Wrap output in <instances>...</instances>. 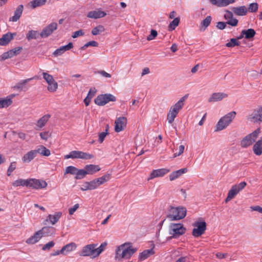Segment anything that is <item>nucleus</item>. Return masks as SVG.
<instances>
[{
	"instance_id": "nucleus-63",
	"label": "nucleus",
	"mask_w": 262,
	"mask_h": 262,
	"mask_svg": "<svg viewBox=\"0 0 262 262\" xmlns=\"http://www.w3.org/2000/svg\"><path fill=\"white\" fill-rule=\"evenodd\" d=\"M226 24H227L226 23H224L223 21H220V22L217 23L216 27L219 29L223 30L225 28V27L226 26Z\"/></svg>"
},
{
	"instance_id": "nucleus-57",
	"label": "nucleus",
	"mask_w": 262,
	"mask_h": 262,
	"mask_svg": "<svg viewBox=\"0 0 262 262\" xmlns=\"http://www.w3.org/2000/svg\"><path fill=\"white\" fill-rule=\"evenodd\" d=\"M79 205L78 204H75L72 207L69 209V213L70 215H72L78 209Z\"/></svg>"
},
{
	"instance_id": "nucleus-3",
	"label": "nucleus",
	"mask_w": 262,
	"mask_h": 262,
	"mask_svg": "<svg viewBox=\"0 0 262 262\" xmlns=\"http://www.w3.org/2000/svg\"><path fill=\"white\" fill-rule=\"evenodd\" d=\"M186 209L184 207L170 206L168 209L167 217L171 221H179L186 216Z\"/></svg>"
},
{
	"instance_id": "nucleus-9",
	"label": "nucleus",
	"mask_w": 262,
	"mask_h": 262,
	"mask_svg": "<svg viewBox=\"0 0 262 262\" xmlns=\"http://www.w3.org/2000/svg\"><path fill=\"white\" fill-rule=\"evenodd\" d=\"M96 244H89L83 247L79 255L82 256H90L92 258H95L98 256Z\"/></svg>"
},
{
	"instance_id": "nucleus-42",
	"label": "nucleus",
	"mask_w": 262,
	"mask_h": 262,
	"mask_svg": "<svg viewBox=\"0 0 262 262\" xmlns=\"http://www.w3.org/2000/svg\"><path fill=\"white\" fill-rule=\"evenodd\" d=\"M41 233V235L49 236L52 234L54 231V228L50 227H44L41 230H39Z\"/></svg>"
},
{
	"instance_id": "nucleus-24",
	"label": "nucleus",
	"mask_w": 262,
	"mask_h": 262,
	"mask_svg": "<svg viewBox=\"0 0 262 262\" xmlns=\"http://www.w3.org/2000/svg\"><path fill=\"white\" fill-rule=\"evenodd\" d=\"M37 156L35 149L31 150L25 154L22 157V161L25 163L30 162Z\"/></svg>"
},
{
	"instance_id": "nucleus-64",
	"label": "nucleus",
	"mask_w": 262,
	"mask_h": 262,
	"mask_svg": "<svg viewBox=\"0 0 262 262\" xmlns=\"http://www.w3.org/2000/svg\"><path fill=\"white\" fill-rule=\"evenodd\" d=\"M98 46V43L97 41H90L88 42H87L86 43H85V47H90V46H92V47H97Z\"/></svg>"
},
{
	"instance_id": "nucleus-33",
	"label": "nucleus",
	"mask_w": 262,
	"mask_h": 262,
	"mask_svg": "<svg viewBox=\"0 0 262 262\" xmlns=\"http://www.w3.org/2000/svg\"><path fill=\"white\" fill-rule=\"evenodd\" d=\"M13 38V35L11 33H7L0 38V46H6Z\"/></svg>"
},
{
	"instance_id": "nucleus-45",
	"label": "nucleus",
	"mask_w": 262,
	"mask_h": 262,
	"mask_svg": "<svg viewBox=\"0 0 262 262\" xmlns=\"http://www.w3.org/2000/svg\"><path fill=\"white\" fill-rule=\"evenodd\" d=\"M104 28L102 25H99L96 27H95L92 30V34L93 35H97L103 32L104 31Z\"/></svg>"
},
{
	"instance_id": "nucleus-19",
	"label": "nucleus",
	"mask_w": 262,
	"mask_h": 262,
	"mask_svg": "<svg viewBox=\"0 0 262 262\" xmlns=\"http://www.w3.org/2000/svg\"><path fill=\"white\" fill-rule=\"evenodd\" d=\"M224 17L227 20L226 23L233 27H235L237 25L238 20L233 17V14L232 12L229 11H226L224 14Z\"/></svg>"
},
{
	"instance_id": "nucleus-54",
	"label": "nucleus",
	"mask_w": 262,
	"mask_h": 262,
	"mask_svg": "<svg viewBox=\"0 0 262 262\" xmlns=\"http://www.w3.org/2000/svg\"><path fill=\"white\" fill-rule=\"evenodd\" d=\"M158 35L157 31L151 30L150 34L147 36V39L148 40H151L154 39Z\"/></svg>"
},
{
	"instance_id": "nucleus-8",
	"label": "nucleus",
	"mask_w": 262,
	"mask_h": 262,
	"mask_svg": "<svg viewBox=\"0 0 262 262\" xmlns=\"http://www.w3.org/2000/svg\"><path fill=\"white\" fill-rule=\"evenodd\" d=\"M260 132V129L258 128L251 134L246 136L241 141V146L246 148L252 145L256 141Z\"/></svg>"
},
{
	"instance_id": "nucleus-15",
	"label": "nucleus",
	"mask_w": 262,
	"mask_h": 262,
	"mask_svg": "<svg viewBox=\"0 0 262 262\" xmlns=\"http://www.w3.org/2000/svg\"><path fill=\"white\" fill-rule=\"evenodd\" d=\"M115 130L118 133L123 130L127 124V119L124 117L117 118L115 122Z\"/></svg>"
},
{
	"instance_id": "nucleus-49",
	"label": "nucleus",
	"mask_w": 262,
	"mask_h": 262,
	"mask_svg": "<svg viewBox=\"0 0 262 262\" xmlns=\"http://www.w3.org/2000/svg\"><path fill=\"white\" fill-rule=\"evenodd\" d=\"M258 9V5L257 3H251L247 8L248 11L250 12H255Z\"/></svg>"
},
{
	"instance_id": "nucleus-20",
	"label": "nucleus",
	"mask_w": 262,
	"mask_h": 262,
	"mask_svg": "<svg viewBox=\"0 0 262 262\" xmlns=\"http://www.w3.org/2000/svg\"><path fill=\"white\" fill-rule=\"evenodd\" d=\"M249 119L254 122L262 121V106L255 110L249 116Z\"/></svg>"
},
{
	"instance_id": "nucleus-59",
	"label": "nucleus",
	"mask_w": 262,
	"mask_h": 262,
	"mask_svg": "<svg viewBox=\"0 0 262 262\" xmlns=\"http://www.w3.org/2000/svg\"><path fill=\"white\" fill-rule=\"evenodd\" d=\"M107 134V133L106 132H102L101 133L99 134V141L100 143H102L106 136V135Z\"/></svg>"
},
{
	"instance_id": "nucleus-5",
	"label": "nucleus",
	"mask_w": 262,
	"mask_h": 262,
	"mask_svg": "<svg viewBox=\"0 0 262 262\" xmlns=\"http://www.w3.org/2000/svg\"><path fill=\"white\" fill-rule=\"evenodd\" d=\"M235 115L236 112L232 111L222 117L216 125L215 131H220L226 128L235 118Z\"/></svg>"
},
{
	"instance_id": "nucleus-26",
	"label": "nucleus",
	"mask_w": 262,
	"mask_h": 262,
	"mask_svg": "<svg viewBox=\"0 0 262 262\" xmlns=\"http://www.w3.org/2000/svg\"><path fill=\"white\" fill-rule=\"evenodd\" d=\"M62 215L61 212H56L54 214H49L47 216L46 221H49L50 223L54 225L58 222Z\"/></svg>"
},
{
	"instance_id": "nucleus-40",
	"label": "nucleus",
	"mask_w": 262,
	"mask_h": 262,
	"mask_svg": "<svg viewBox=\"0 0 262 262\" xmlns=\"http://www.w3.org/2000/svg\"><path fill=\"white\" fill-rule=\"evenodd\" d=\"M12 185L14 187L26 186L28 187V179L25 180L19 179L12 183Z\"/></svg>"
},
{
	"instance_id": "nucleus-43",
	"label": "nucleus",
	"mask_w": 262,
	"mask_h": 262,
	"mask_svg": "<svg viewBox=\"0 0 262 262\" xmlns=\"http://www.w3.org/2000/svg\"><path fill=\"white\" fill-rule=\"evenodd\" d=\"M39 35H40V33L38 31L31 30L27 34L26 37L28 40H30L32 39H36Z\"/></svg>"
},
{
	"instance_id": "nucleus-56",
	"label": "nucleus",
	"mask_w": 262,
	"mask_h": 262,
	"mask_svg": "<svg viewBox=\"0 0 262 262\" xmlns=\"http://www.w3.org/2000/svg\"><path fill=\"white\" fill-rule=\"evenodd\" d=\"M184 148H185V147L183 145H181L179 146V152H176V153H174L173 154V158H176L178 156H180L183 152H184Z\"/></svg>"
},
{
	"instance_id": "nucleus-44",
	"label": "nucleus",
	"mask_w": 262,
	"mask_h": 262,
	"mask_svg": "<svg viewBox=\"0 0 262 262\" xmlns=\"http://www.w3.org/2000/svg\"><path fill=\"white\" fill-rule=\"evenodd\" d=\"M180 19L179 17L174 18V19L169 24L168 26V30L173 31L179 25Z\"/></svg>"
},
{
	"instance_id": "nucleus-10",
	"label": "nucleus",
	"mask_w": 262,
	"mask_h": 262,
	"mask_svg": "<svg viewBox=\"0 0 262 262\" xmlns=\"http://www.w3.org/2000/svg\"><path fill=\"white\" fill-rule=\"evenodd\" d=\"M116 97L111 94H105L98 95L95 99V103L99 106H103L110 101L114 102Z\"/></svg>"
},
{
	"instance_id": "nucleus-38",
	"label": "nucleus",
	"mask_w": 262,
	"mask_h": 262,
	"mask_svg": "<svg viewBox=\"0 0 262 262\" xmlns=\"http://www.w3.org/2000/svg\"><path fill=\"white\" fill-rule=\"evenodd\" d=\"M35 150L37 155L39 154L42 156L47 157L51 155L50 150L43 145L39 146L37 149H35Z\"/></svg>"
},
{
	"instance_id": "nucleus-1",
	"label": "nucleus",
	"mask_w": 262,
	"mask_h": 262,
	"mask_svg": "<svg viewBox=\"0 0 262 262\" xmlns=\"http://www.w3.org/2000/svg\"><path fill=\"white\" fill-rule=\"evenodd\" d=\"M136 251L137 249L133 248L130 243H126L117 247L115 258L118 260L129 259Z\"/></svg>"
},
{
	"instance_id": "nucleus-6",
	"label": "nucleus",
	"mask_w": 262,
	"mask_h": 262,
	"mask_svg": "<svg viewBox=\"0 0 262 262\" xmlns=\"http://www.w3.org/2000/svg\"><path fill=\"white\" fill-rule=\"evenodd\" d=\"M194 227L192 231V235L198 237L203 234L206 230V223L202 220H199L193 224Z\"/></svg>"
},
{
	"instance_id": "nucleus-17",
	"label": "nucleus",
	"mask_w": 262,
	"mask_h": 262,
	"mask_svg": "<svg viewBox=\"0 0 262 262\" xmlns=\"http://www.w3.org/2000/svg\"><path fill=\"white\" fill-rule=\"evenodd\" d=\"M170 171V170L167 168H160L152 170L150 174L148 180L154 179L158 177H162Z\"/></svg>"
},
{
	"instance_id": "nucleus-30",
	"label": "nucleus",
	"mask_w": 262,
	"mask_h": 262,
	"mask_svg": "<svg viewBox=\"0 0 262 262\" xmlns=\"http://www.w3.org/2000/svg\"><path fill=\"white\" fill-rule=\"evenodd\" d=\"M255 31L253 29H248L247 30H243L241 32V36L238 37V39H241L243 38V35H245V37L246 39H250L254 36L255 35Z\"/></svg>"
},
{
	"instance_id": "nucleus-61",
	"label": "nucleus",
	"mask_w": 262,
	"mask_h": 262,
	"mask_svg": "<svg viewBox=\"0 0 262 262\" xmlns=\"http://www.w3.org/2000/svg\"><path fill=\"white\" fill-rule=\"evenodd\" d=\"M250 209L251 211H256L262 213V207L259 206H251Z\"/></svg>"
},
{
	"instance_id": "nucleus-18",
	"label": "nucleus",
	"mask_w": 262,
	"mask_h": 262,
	"mask_svg": "<svg viewBox=\"0 0 262 262\" xmlns=\"http://www.w3.org/2000/svg\"><path fill=\"white\" fill-rule=\"evenodd\" d=\"M228 95L226 93L217 92L212 93L208 99L209 102H214L222 100L223 99L228 97Z\"/></svg>"
},
{
	"instance_id": "nucleus-7",
	"label": "nucleus",
	"mask_w": 262,
	"mask_h": 262,
	"mask_svg": "<svg viewBox=\"0 0 262 262\" xmlns=\"http://www.w3.org/2000/svg\"><path fill=\"white\" fill-rule=\"evenodd\" d=\"M246 185L245 182H242L239 184L233 185L228 191V195L225 199V202L227 203L233 199L236 194L245 187Z\"/></svg>"
},
{
	"instance_id": "nucleus-58",
	"label": "nucleus",
	"mask_w": 262,
	"mask_h": 262,
	"mask_svg": "<svg viewBox=\"0 0 262 262\" xmlns=\"http://www.w3.org/2000/svg\"><path fill=\"white\" fill-rule=\"evenodd\" d=\"M84 35V32L82 30H79L78 31H75L73 33L72 37L74 38H77L80 36H83Z\"/></svg>"
},
{
	"instance_id": "nucleus-25",
	"label": "nucleus",
	"mask_w": 262,
	"mask_h": 262,
	"mask_svg": "<svg viewBox=\"0 0 262 262\" xmlns=\"http://www.w3.org/2000/svg\"><path fill=\"white\" fill-rule=\"evenodd\" d=\"M154 248V246L150 249L145 250L143 252H141L139 255L138 260L139 261H142L147 259L149 256L154 255L155 254Z\"/></svg>"
},
{
	"instance_id": "nucleus-4",
	"label": "nucleus",
	"mask_w": 262,
	"mask_h": 262,
	"mask_svg": "<svg viewBox=\"0 0 262 262\" xmlns=\"http://www.w3.org/2000/svg\"><path fill=\"white\" fill-rule=\"evenodd\" d=\"M186 229L184 225L181 223H170L168 226V233L170 235L167 240L172 238H178L181 235L184 234Z\"/></svg>"
},
{
	"instance_id": "nucleus-39",
	"label": "nucleus",
	"mask_w": 262,
	"mask_h": 262,
	"mask_svg": "<svg viewBox=\"0 0 262 262\" xmlns=\"http://www.w3.org/2000/svg\"><path fill=\"white\" fill-rule=\"evenodd\" d=\"M211 20L212 18L211 16H208L206 17L205 19L202 20L201 23V31H204L206 30V29L210 25Z\"/></svg>"
},
{
	"instance_id": "nucleus-14",
	"label": "nucleus",
	"mask_w": 262,
	"mask_h": 262,
	"mask_svg": "<svg viewBox=\"0 0 262 262\" xmlns=\"http://www.w3.org/2000/svg\"><path fill=\"white\" fill-rule=\"evenodd\" d=\"M57 28V24L53 22L45 27L40 33V37L46 38L51 35Z\"/></svg>"
},
{
	"instance_id": "nucleus-47",
	"label": "nucleus",
	"mask_w": 262,
	"mask_h": 262,
	"mask_svg": "<svg viewBox=\"0 0 262 262\" xmlns=\"http://www.w3.org/2000/svg\"><path fill=\"white\" fill-rule=\"evenodd\" d=\"M77 170V168L73 166H68L64 171V174H71L72 175H75L76 172Z\"/></svg>"
},
{
	"instance_id": "nucleus-32",
	"label": "nucleus",
	"mask_w": 262,
	"mask_h": 262,
	"mask_svg": "<svg viewBox=\"0 0 262 262\" xmlns=\"http://www.w3.org/2000/svg\"><path fill=\"white\" fill-rule=\"evenodd\" d=\"M76 248L77 245L75 243L72 242L63 246L61 249L63 252V255H66L74 251Z\"/></svg>"
},
{
	"instance_id": "nucleus-48",
	"label": "nucleus",
	"mask_w": 262,
	"mask_h": 262,
	"mask_svg": "<svg viewBox=\"0 0 262 262\" xmlns=\"http://www.w3.org/2000/svg\"><path fill=\"white\" fill-rule=\"evenodd\" d=\"M14 56V55L12 53V51L11 50L8 51V52H5L2 54L1 56V60H4L8 58H10Z\"/></svg>"
},
{
	"instance_id": "nucleus-46",
	"label": "nucleus",
	"mask_w": 262,
	"mask_h": 262,
	"mask_svg": "<svg viewBox=\"0 0 262 262\" xmlns=\"http://www.w3.org/2000/svg\"><path fill=\"white\" fill-rule=\"evenodd\" d=\"M87 174L85 169H79L77 168V170L76 172V179H81L83 178Z\"/></svg>"
},
{
	"instance_id": "nucleus-51",
	"label": "nucleus",
	"mask_w": 262,
	"mask_h": 262,
	"mask_svg": "<svg viewBox=\"0 0 262 262\" xmlns=\"http://www.w3.org/2000/svg\"><path fill=\"white\" fill-rule=\"evenodd\" d=\"M191 258L192 256L191 255L181 256L179 258L176 262H190Z\"/></svg>"
},
{
	"instance_id": "nucleus-60",
	"label": "nucleus",
	"mask_w": 262,
	"mask_h": 262,
	"mask_svg": "<svg viewBox=\"0 0 262 262\" xmlns=\"http://www.w3.org/2000/svg\"><path fill=\"white\" fill-rule=\"evenodd\" d=\"M81 190L82 191H86V190H90L89 182H85L82 185V187H81Z\"/></svg>"
},
{
	"instance_id": "nucleus-36",
	"label": "nucleus",
	"mask_w": 262,
	"mask_h": 262,
	"mask_svg": "<svg viewBox=\"0 0 262 262\" xmlns=\"http://www.w3.org/2000/svg\"><path fill=\"white\" fill-rule=\"evenodd\" d=\"M50 117L51 116L49 114L44 115L37 121L36 123V126L39 128H42L46 125Z\"/></svg>"
},
{
	"instance_id": "nucleus-55",
	"label": "nucleus",
	"mask_w": 262,
	"mask_h": 262,
	"mask_svg": "<svg viewBox=\"0 0 262 262\" xmlns=\"http://www.w3.org/2000/svg\"><path fill=\"white\" fill-rule=\"evenodd\" d=\"M55 245V243L53 241H51L48 243L45 244L43 247L42 248V250H49L50 248H52Z\"/></svg>"
},
{
	"instance_id": "nucleus-27",
	"label": "nucleus",
	"mask_w": 262,
	"mask_h": 262,
	"mask_svg": "<svg viewBox=\"0 0 262 262\" xmlns=\"http://www.w3.org/2000/svg\"><path fill=\"white\" fill-rule=\"evenodd\" d=\"M24 6L23 5H19L14 12V15L9 18L10 21H16L21 16L23 11Z\"/></svg>"
},
{
	"instance_id": "nucleus-50",
	"label": "nucleus",
	"mask_w": 262,
	"mask_h": 262,
	"mask_svg": "<svg viewBox=\"0 0 262 262\" xmlns=\"http://www.w3.org/2000/svg\"><path fill=\"white\" fill-rule=\"evenodd\" d=\"M238 38L231 39L230 41L226 44V46L227 47H234L236 46H238L239 45V42L238 41Z\"/></svg>"
},
{
	"instance_id": "nucleus-28",
	"label": "nucleus",
	"mask_w": 262,
	"mask_h": 262,
	"mask_svg": "<svg viewBox=\"0 0 262 262\" xmlns=\"http://www.w3.org/2000/svg\"><path fill=\"white\" fill-rule=\"evenodd\" d=\"M232 10L235 15L238 16L246 15L248 12L247 8L245 6L233 7Z\"/></svg>"
},
{
	"instance_id": "nucleus-16",
	"label": "nucleus",
	"mask_w": 262,
	"mask_h": 262,
	"mask_svg": "<svg viewBox=\"0 0 262 262\" xmlns=\"http://www.w3.org/2000/svg\"><path fill=\"white\" fill-rule=\"evenodd\" d=\"M72 159H81L83 160H88L92 159L94 157L93 155L82 151L73 150L71 151Z\"/></svg>"
},
{
	"instance_id": "nucleus-34",
	"label": "nucleus",
	"mask_w": 262,
	"mask_h": 262,
	"mask_svg": "<svg viewBox=\"0 0 262 262\" xmlns=\"http://www.w3.org/2000/svg\"><path fill=\"white\" fill-rule=\"evenodd\" d=\"M187 171V169L186 168H184L180 169L178 170L172 172L169 175V180L170 181H173L175 179L178 178L183 174L186 173Z\"/></svg>"
},
{
	"instance_id": "nucleus-23",
	"label": "nucleus",
	"mask_w": 262,
	"mask_h": 262,
	"mask_svg": "<svg viewBox=\"0 0 262 262\" xmlns=\"http://www.w3.org/2000/svg\"><path fill=\"white\" fill-rule=\"evenodd\" d=\"M106 15V13L105 12L99 9L90 11L87 14V17L91 18L97 19L103 17Z\"/></svg>"
},
{
	"instance_id": "nucleus-53",
	"label": "nucleus",
	"mask_w": 262,
	"mask_h": 262,
	"mask_svg": "<svg viewBox=\"0 0 262 262\" xmlns=\"http://www.w3.org/2000/svg\"><path fill=\"white\" fill-rule=\"evenodd\" d=\"M39 135L42 140L47 141L51 136V134L49 132H43L40 133Z\"/></svg>"
},
{
	"instance_id": "nucleus-11",
	"label": "nucleus",
	"mask_w": 262,
	"mask_h": 262,
	"mask_svg": "<svg viewBox=\"0 0 262 262\" xmlns=\"http://www.w3.org/2000/svg\"><path fill=\"white\" fill-rule=\"evenodd\" d=\"M42 76L44 79L48 83V90L50 92H55L58 88V83L54 79L53 76L46 72L42 73Z\"/></svg>"
},
{
	"instance_id": "nucleus-37",
	"label": "nucleus",
	"mask_w": 262,
	"mask_h": 262,
	"mask_svg": "<svg viewBox=\"0 0 262 262\" xmlns=\"http://www.w3.org/2000/svg\"><path fill=\"white\" fill-rule=\"evenodd\" d=\"M12 97H7L5 98H0V108L7 107L12 103Z\"/></svg>"
},
{
	"instance_id": "nucleus-29",
	"label": "nucleus",
	"mask_w": 262,
	"mask_h": 262,
	"mask_svg": "<svg viewBox=\"0 0 262 262\" xmlns=\"http://www.w3.org/2000/svg\"><path fill=\"white\" fill-rule=\"evenodd\" d=\"M42 237L41 233L39 231L36 232L32 236L29 237L26 241V243L28 244H34L38 242Z\"/></svg>"
},
{
	"instance_id": "nucleus-62",
	"label": "nucleus",
	"mask_w": 262,
	"mask_h": 262,
	"mask_svg": "<svg viewBox=\"0 0 262 262\" xmlns=\"http://www.w3.org/2000/svg\"><path fill=\"white\" fill-rule=\"evenodd\" d=\"M98 73L105 78H110L111 77V74H110L109 73L106 72L105 71H103V70L99 71L98 72Z\"/></svg>"
},
{
	"instance_id": "nucleus-2",
	"label": "nucleus",
	"mask_w": 262,
	"mask_h": 262,
	"mask_svg": "<svg viewBox=\"0 0 262 262\" xmlns=\"http://www.w3.org/2000/svg\"><path fill=\"white\" fill-rule=\"evenodd\" d=\"M188 94L182 97L177 103L172 105L167 115V120L169 123L171 124L181 110L184 105V102L187 99Z\"/></svg>"
},
{
	"instance_id": "nucleus-21",
	"label": "nucleus",
	"mask_w": 262,
	"mask_h": 262,
	"mask_svg": "<svg viewBox=\"0 0 262 262\" xmlns=\"http://www.w3.org/2000/svg\"><path fill=\"white\" fill-rule=\"evenodd\" d=\"M73 48V44L72 42H69L68 45L61 46L58 49H56L53 52V54L54 56L57 57L62 55L66 51H69Z\"/></svg>"
},
{
	"instance_id": "nucleus-52",
	"label": "nucleus",
	"mask_w": 262,
	"mask_h": 262,
	"mask_svg": "<svg viewBox=\"0 0 262 262\" xmlns=\"http://www.w3.org/2000/svg\"><path fill=\"white\" fill-rule=\"evenodd\" d=\"M107 245V242H104V243H102L99 247L96 248V250H97V252L98 256L100 255V254L102 251H103L105 250Z\"/></svg>"
},
{
	"instance_id": "nucleus-41",
	"label": "nucleus",
	"mask_w": 262,
	"mask_h": 262,
	"mask_svg": "<svg viewBox=\"0 0 262 262\" xmlns=\"http://www.w3.org/2000/svg\"><path fill=\"white\" fill-rule=\"evenodd\" d=\"M47 0H33L30 3V5L32 8L35 9L36 7L44 5Z\"/></svg>"
},
{
	"instance_id": "nucleus-13",
	"label": "nucleus",
	"mask_w": 262,
	"mask_h": 262,
	"mask_svg": "<svg viewBox=\"0 0 262 262\" xmlns=\"http://www.w3.org/2000/svg\"><path fill=\"white\" fill-rule=\"evenodd\" d=\"M110 179L108 175H104L101 177L94 179L89 182L90 190H94L98 188L101 185L106 182Z\"/></svg>"
},
{
	"instance_id": "nucleus-12",
	"label": "nucleus",
	"mask_w": 262,
	"mask_h": 262,
	"mask_svg": "<svg viewBox=\"0 0 262 262\" xmlns=\"http://www.w3.org/2000/svg\"><path fill=\"white\" fill-rule=\"evenodd\" d=\"M47 185V183L43 180L32 178L28 179V187L35 189L45 188Z\"/></svg>"
},
{
	"instance_id": "nucleus-22",
	"label": "nucleus",
	"mask_w": 262,
	"mask_h": 262,
	"mask_svg": "<svg viewBox=\"0 0 262 262\" xmlns=\"http://www.w3.org/2000/svg\"><path fill=\"white\" fill-rule=\"evenodd\" d=\"M36 78H37V77L34 76L32 78L21 80L20 82L16 83V84L13 86V89L19 91H21L23 90L26 91V90H27V88L26 86V83L30 81V80Z\"/></svg>"
},
{
	"instance_id": "nucleus-31",
	"label": "nucleus",
	"mask_w": 262,
	"mask_h": 262,
	"mask_svg": "<svg viewBox=\"0 0 262 262\" xmlns=\"http://www.w3.org/2000/svg\"><path fill=\"white\" fill-rule=\"evenodd\" d=\"M253 151L256 156H260L262 154V137L254 144Z\"/></svg>"
},
{
	"instance_id": "nucleus-35",
	"label": "nucleus",
	"mask_w": 262,
	"mask_h": 262,
	"mask_svg": "<svg viewBox=\"0 0 262 262\" xmlns=\"http://www.w3.org/2000/svg\"><path fill=\"white\" fill-rule=\"evenodd\" d=\"M87 174H93L100 170V168L98 165L90 164L85 166Z\"/></svg>"
}]
</instances>
